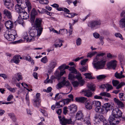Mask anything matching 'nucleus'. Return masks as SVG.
Masks as SVG:
<instances>
[{"instance_id": "1", "label": "nucleus", "mask_w": 125, "mask_h": 125, "mask_svg": "<svg viewBox=\"0 0 125 125\" xmlns=\"http://www.w3.org/2000/svg\"><path fill=\"white\" fill-rule=\"evenodd\" d=\"M42 31L34 28L31 29L29 33L30 35L28 36L27 33H25L23 37L25 41L27 42H31L36 40L38 39L37 36H39L42 33Z\"/></svg>"}, {"instance_id": "2", "label": "nucleus", "mask_w": 125, "mask_h": 125, "mask_svg": "<svg viewBox=\"0 0 125 125\" xmlns=\"http://www.w3.org/2000/svg\"><path fill=\"white\" fill-rule=\"evenodd\" d=\"M112 114V115L110 116L108 120L110 124L115 125L119 123V120L117 119L122 117V113L118 108H116L113 110Z\"/></svg>"}, {"instance_id": "3", "label": "nucleus", "mask_w": 125, "mask_h": 125, "mask_svg": "<svg viewBox=\"0 0 125 125\" xmlns=\"http://www.w3.org/2000/svg\"><path fill=\"white\" fill-rule=\"evenodd\" d=\"M93 67L96 70L104 69L106 64V61L103 60L92 63Z\"/></svg>"}, {"instance_id": "4", "label": "nucleus", "mask_w": 125, "mask_h": 125, "mask_svg": "<svg viewBox=\"0 0 125 125\" xmlns=\"http://www.w3.org/2000/svg\"><path fill=\"white\" fill-rule=\"evenodd\" d=\"M57 63L56 60H52L50 62L48 66V73L49 74L51 73L53 71V69L57 65Z\"/></svg>"}, {"instance_id": "5", "label": "nucleus", "mask_w": 125, "mask_h": 125, "mask_svg": "<svg viewBox=\"0 0 125 125\" xmlns=\"http://www.w3.org/2000/svg\"><path fill=\"white\" fill-rule=\"evenodd\" d=\"M42 21V20L41 19L36 18L34 26V28L42 31L43 28L41 26V23Z\"/></svg>"}, {"instance_id": "6", "label": "nucleus", "mask_w": 125, "mask_h": 125, "mask_svg": "<svg viewBox=\"0 0 125 125\" xmlns=\"http://www.w3.org/2000/svg\"><path fill=\"white\" fill-rule=\"evenodd\" d=\"M59 118L60 120V124L62 125H66L67 124H73L74 123L72 121L71 119H67L63 117L61 118V117L59 116Z\"/></svg>"}, {"instance_id": "7", "label": "nucleus", "mask_w": 125, "mask_h": 125, "mask_svg": "<svg viewBox=\"0 0 125 125\" xmlns=\"http://www.w3.org/2000/svg\"><path fill=\"white\" fill-rule=\"evenodd\" d=\"M71 101V99L67 98L59 102H57L56 103V107L57 108H59L62 107L64 104H68Z\"/></svg>"}, {"instance_id": "8", "label": "nucleus", "mask_w": 125, "mask_h": 125, "mask_svg": "<svg viewBox=\"0 0 125 125\" xmlns=\"http://www.w3.org/2000/svg\"><path fill=\"white\" fill-rule=\"evenodd\" d=\"M65 73L66 72L65 70L60 71L58 69H57L54 73V76L58 80L60 79L61 76Z\"/></svg>"}, {"instance_id": "9", "label": "nucleus", "mask_w": 125, "mask_h": 125, "mask_svg": "<svg viewBox=\"0 0 125 125\" xmlns=\"http://www.w3.org/2000/svg\"><path fill=\"white\" fill-rule=\"evenodd\" d=\"M101 23V21L100 20H98L90 22L89 24L88 25L92 28H93L94 27H97V26L100 25Z\"/></svg>"}, {"instance_id": "10", "label": "nucleus", "mask_w": 125, "mask_h": 125, "mask_svg": "<svg viewBox=\"0 0 125 125\" xmlns=\"http://www.w3.org/2000/svg\"><path fill=\"white\" fill-rule=\"evenodd\" d=\"M104 106L107 112L108 111L112 110L113 109L114 104L113 103H107L104 104Z\"/></svg>"}, {"instance_id": "11", "label": "nucleus", "mask_w": 125, "mask_h": 125, "mask_svg": "<svg viewBox=\"0 0 125 125\" xmlns=\"http://www.w3.org/2000/svg\"><path fill=\"white\" fill-rule=\"evenodd\" d=\"M95 110L96 112L103 114H105L107 112L104 105L101 106L100 107L95 108Z\"/></svg>"}, {"instance_id": "12", "label": "nucleus", "mask_w": 125, "mask_h": 125, "mask_svg": "<svg viewBox=\"0 0 125 125\" xmlns=\"http://www.w3.org/2000/svg\"><path fill=\"white\" fill-rule=\"evenodd\" d=\"M116 65V62L115 61H111L109 62L107 64V67L109 69H115Z\"/></svg>"}, {"instance_id": "13", "label": "nucleus", "mask_w": 125, "mask_h": 125, "mask_svg": "<svg viewBox=\"0 0 125 125\" xmlns=\"http://www.w3.org/2000/svg\"><path fill=\"white\" fill-rule=\"evenodd\" d=\"M19 15L21 18L23 19H27L29 17V15L24 10H23L22 11L19 13Z\"/></svg>"}, {"instance_id": "14", "label": "nucleus", "mask_w": 125, "mask_h": 125, "mask_svg": "<svg viewBox=\"0 0 125 125\" xmlns=\"http://www.w3.org/2000/svg\"><path fill=\"white\" fill-rule=\"evenodd\" d=\"M94 103L93 101L88 100L85 103L86 108L89 110L92 109V108L93 105L94 104Z\"/></svg>"}, {"instance_id": "15", "label": "nucleus", "mask_w": 125, "mask_h": 125, "mask_svg": "<svg viewBox=\"0 0 125 125\" xmlns=\"http://www.w3.org/2000/svg\"><path fill=\"white\" fill-rule=\"evenodd\" d=\"M83 114L81 111H78L76 114V118L77 120H83Z\"/></svg>"}, {"instance_id": "16", "label": "nucleus", "mask_w": 125, "mask_h": 125, "mask_svg": "<svg viewBox=\"0 0 125 125\" xmlns=\"http://www.w3.org/2000/svg\"><path fill=\"white\" fill-rule=\"evenodd\" d=\"M4 5L8 9H11L13 6L12 4L10 2V0H3Z\"/></svg>"}, {"instance_id": "17", "label": "nucleus", "mask_w": 125, "mask_h": 125, "mask_svg": "<svg viewBox=\"0 0 125 125\" xmlns=\"http://www.w3.org/2000/svg\"><path fill=\"white\" fill-rule=\"evenodd\" d=\"M68 108L72 113H74L77 110V107L75 104H72L68 107Z\"/></svg>"}, {"instance_id": "18", "label": "nucleus", "mask_w": 125, "mask_h": 125, "mask_svg": "<svg viewBox=\"0 0 125 125\" xmlns=\"http://www.w3.org/2000/svg\"><path fill=\"white\" fill-rule=\"evenodd\" d=\"M81 93L83 94L85 96L88 97H91L92 95V93L88 90H83Z\"/></svg>"}, {"instance_id": "19", "label": "nucleus", "mask_w": 125, "mask_h": 125, "mask_svg": "<svg viewBox=\"0 0 125 125\" xmlns=\"http://www.w3.org/2000/svg\"><path fill=\"white\" fill-rule=\"evenodd\" d=\"M75 99L76 101L78 102H81L82 103H85L88 101L87 98L82 97H76Z\"/></svg>"}, {"instance_id": "20", "label": "nucleus", "mask_w": 125, "mask_h": 125, "mask_svg": "<svg viewBox=\"0 0 125 125\" xmlns=\"http://www.w3.org/2000/svg\"><path fill=\"white\" fill-rule=\"evenodd\" d=\"M65 79V77H63V80H62L64 86H65L66 87H70L71 88V90L70 92L71 91L72 89V88L71 86V84L68 80H66Z\"/></svg>"}, {"instance_id": "21", "label": "nucleus", "mask_w": 125, "mask_h": 125, "mask_svg": "<svg viewBox=\"0 0 125 125\" xmlns=\"http://www.w3.org/2000/svg\"><path fill=\"white\" fill-rule=\"evenodd\" d=\"M20 57V55H17L14 56L13 59L11 60V63H15L16 64H18L20 62L19 60Z\"/></svg>"}, {"instance_id": "22", "label": "nucleus", "mask_w": 125, "mask_h": 125, "mask_svg": "<svg viewBox=\"0 0 125 125\" xmlns=\"http://www.w3.org/2000/svg\"><path fill=\"white\" fill-rule=\"evenodd\" d=\"M5 37L8 40L10 41H13L15 39V35H8L6 36V34H4Z\"/></svg>"}, {"instance_id": "23", "label": "nucleus", "mask_w": 125, "mask_h": 125, "mask_svg": "<svg viewBox=\"0 0 125 125\" xmlns=\"http://www.w3.org/2000/svg\"><path fill=\"white\" fill-rule=\"evenodd\" d=\"M5 34H6V36H7V34L15 35L16 34V31L14 30H10L8 31H6Z\"/></svg>"}, {"instance_id": "24", "label": "nucleus", "mask_w": 125, "mask_h": 125, "mask_svg": "<svg viewBox=\"0 0 125 125\" xmlns=\"http://www.w3.org/2000/svg\"><path fill=\"white\" fill-rule=\"evenodd\" d=\"M13 23L11 21H8L5 23V26L7 29H10L12 27Z\"/></svg>"}, {"instance_id": "25", "label": "nucleus", "mask_w": 125, "mask_h": 125, "mask_svg": "<svg viewBox=\"0 0 125 125\" xmlns=\"http://www.w3.org/2000/svg\"><path fill=\"white\" fill-rule=\"evenodd\" d=\"M37 14V13L34 9L32 10L31 13V19L32 20H34L35 16Z\"/></svg>"}, {"instance_id": "26", "label": "nucleus", "mask_w": 125, "mask_h": 125, "mask_svg": "<svg viewBox=\"0 0 125 125\" xmlns=\"http://www.w3.org/2000/svg\"><path fill=\"white\" fill-rule=\"evenodd\" d=\"M15 9L19 13H21V12L22 11L23 9L20 5L17 4L15 6Z\"/></svg>"}, {"instance_id": "27", "label": "nucleus", "mask_w": 125, "mask_h": 125, "mask_svg": "<svg viewBox=\"0 0 125 125\" xmlns=\"http://www.w3.org/2000/svg\"><path fill=\"white\" fill-rule=\"evenodd\" d=\"M119 24L120 27L122 28L125 27V19H121L119 21Z\"/></svg>"}, {"instance_id": "28", "label": "nucleus", "mask_w": 125, "mask_h": 125, "mask_svg": "<svg viewBox=\"0 0 125 125\" xmlns=\"http://www.w3.org/2000/svg\"><path fill=\"white\" fill-rule=\"evenodd\" d=\"M33 101V104L35 107H39L40 106L41 102L40 100H37L36 99H34Z\"/></svg>"}, {"instance_id": "29", "label": "nucleus", "mask_w": 125, "mask_h": 125, "mask_svg": "<svg viewBox=\"0 0 125 125\" xmlns=\"http://www.w3.org/2000/svg\"><path fill=\"white\" fill-rule=\"evenodd\" d=\"M4 14L8 18L10 19L11 17V16L10 12L8 10L5 9L3 11Z\"/></svg>"}, {"instance_id": "30", "label": "nucleus", "mask_w": 125, "mask_h": 125, "mask_svg": "<svg viewBox=\"0 0 125 125\" xmlns=\"http://www.w3.org/2000/svg\"><path fill=\"white\" fill-rule=\"evenodd\" d=\"M63 94V93H60L57 94L55 97L54 99L55 100H58L61 98Z\"/></svg>"}, {"instance_id": "31", "label": "nucleus", "mask_w": 125, "mask_h": 125, "mask_svg": "<svg viewBox=\"0 0 125 125\" xmlns=\"http://www.w3.org/2000/svg\"><path fill=\"white\" fill-rule=\"evenodd\" d=\"M114 100L115 102L118 105L120 106L121 107H123L124 106V105L122 102L120 100L116 99V98H114Z\"/></svg>"}, {"instance_id": "32", "label": "nucleus", "mask_w": 125, "mask_h": 125, "mask_svg": "<svg viewBox=\"0 0 125 125\" xmlns=\"http://www.w3.org/2000/svg\"><path fill=\"white\" fill-rule=\"evenodd\" d=\"M87 86L88 87L89 89L90 90L92 91H94L95 90V85L92 84H88L87 85Z\"/></svg>"}, {"instance_id": "33", "label": "nucleus", "mask_w": 125, "mask_h": 125, "mask_svg": "<svg viewBox=\"0 0 125 125\" xmlns=\"http://www.w3.org/2000/svg\"><path fill=\"white\" fill-rule=\"evenodd\" d=\"M59 43L58 44H55L53 45L52 47H53L54 46L55 48H57V47H61V46H62V42L63 41L62 40H59Z\"/></svg>"}, {"instance_id": "34", "label": "nucleus", "mask_w": 125, "mask_h": 125, "mask_svg": "<svg viewBox=\"0 0 125 125\" xmlns=\"http://www.w3.org/2000/svg\"><path fill=\"white\" fill-rule=\"evenodd\" d=\"M100 95L102 96H106L108 97H110L111 95L110 94L106 92H103L101 93Z\"/></svg>"}, {"instance_id": "35", "label": "nucleus", "mask_w": 125, "mask_h": 125, "mask_svg": "<svg viewBox=\"0 0 125 125\" xmlns=\"http://www.w3.org/2000/svg\"><path fill=\"white\" fill-rule=\"evenodd\" d=\"M98 120H100L103 122V123H105L106 122H107V121L105 119L104 116L102 115H98Z\"/></svg>"}, {"instance_id": "36", "label": "nucleus", "mask_w": 125, "mask_h": 125, "mask_svg": "<svg viewBox=\"0 0 125 125\" xmlns=\"http://www.w3.org/2000/svg\"><path fill=\"white\" fill-rule=\"evenodd\" d=\"M84 122L88 125L90 124V116H88V117H86L84 119Z\"/></svg>"}, {"instance_id": "37", "label": "nucleus", "mask_w": 125, "mask_h": 125, "mask_svg": "<svg viewBox=\"0 0 125 125\" xmlns=\"http://www.w3.org/2000/svg\"><path fill=\"white\" fill-rule=\"evenodd\" d=\"M94 105H95L96 107L95 108H98L100 107L101 104L100 102L99 101H94Z\"/></svg>"}, {"instance_id": "38", "label": "nucleus", "mask_w": 125, "mask_h": 125, "mask_svg": "<svg viewBox=\"0 0 125 125\" xmlns=\"http://www.w3.org/2000/svg\"><path fill=\"white\" fill-rule=\"evenodd\" d=\"M64 86L63 81L59 83L56 86V88L58 89H60Z\"/></svg>"}, {"instance_id": "39", "label": "nucleus", "mask_w": 125, "mask_h": 125, "mask_svg": "<svg viewBox=\"0 0 125 125\" xmlns=\"http://www.w3.org/2000/svg\"><path fill=\"white\" fill-rule=\"evenodd\" d=\"M69 70L71 71V73H74L75 74L77 73L76 70L73 67H70Z\"/></svg>"}, {"instance_id": "40", "label": "nucleus", "mask_w": 125, "mask_h": 125, "mask_svg": "<svg viewBox=\"0 0 125 125\" xmlns=\"http://www.w3.org/2000/svg\"><path fill=\"white\" fill-rule=\"evenodd\" d=\"M97 53L96 52H90L88 53L87 57L91 58Z\"/></svg>"}, {"instance_id": "41", "label": "nucleus", "mask_w": 125, "mask_h": 125, "mask_svg": "<svg viewBox=\"0 0 125 125\" xmlns=\"http://www.w3.org/2000/svg\"><path fill=\"white\" fill-rule=\"evenodd\" d=\"M66 33H67V30L65 29H60V34L63 35Z\"/></svg>"}, {"instance_id": "42", "label": "nucleus", "mask_w": 125, "mask_h": 125, "mask_svg": "<svg viewBox=\"0 0 125 125\" xmlns=\"http://www.w3.org/2000/svg\"><path fill=\"white\" fill-rule=\"evenodd\" d=\"M15 76L18 77V78L17 79V81H19L20 80L22 79V75L20 73H17L15 74Z\"/></svg>"}, {"instance_id": "43", "label": "nucleus", "mask_w": 125, "mask_h": 125, "mask_svg": "<svg viewBox=\"0 0 125 125\" xmlns=\"http://www.w3.org/2000/svg\"><path fill=\"white\" fill-rule=\"evenodd\" d=\"M54 75L52 76L50 78V79L47 80V83H52L53 81H54L55 79H56Z\"/></svg>"}, {"instance_id": "44", "label": "nucleus", "mask_w": 125, "mask_h": 125, "mask_svg": "<svg viewBox=\"0 0 125 125\" xmlns=\"http://www.w3.org/2000/svg\"><path fill=\"white\" fill-rule=\"evenodd\" d=\"M83 75L85 76V78L89 79H92V77L90 73H84Z\"/></svg>"}, {"instance_id": "45", "label": "nucleus", "mask_w": 125, "mask_h": 125, "mask_svg": "<svg viewBox=\"0 0 125 125\" xmlns=\"http://www.w3.org/2000/svg\"><path fill=\"white\" fill-rule=\"evenodd\" d=\"M75 77L74 74L71 73H69L68 75V79L70 80H73L75 78Z\"/></svg>"}, {"instance_id": "46", "label": "nucleus", "mask_w": 125, "mask_h": 125, "mask_svg": "<svg viewBox=\"0 0 125 125\" xmlns=\"http://www.w3.org/2000/svg\"><path fill=\"white\" fill-rule=\"evenodd\" d=\"M72 83L74 87H77L79 85V83L77 81H73L72 82Z\"/></svg>"}, {"instance_id": "47", "label": "nucleus", "mask_w": 125, "mask_h": 125, "mask_svg": "<svg viewBox=\"0 0 125 125\" xmlns=\"http://www.w3.org/2000/svg\"><path fill=\"white\" fill-rule=\"evenodd\" d=\"M115 76L116 78L119 79H121L125 77L124 75H122V76L119 73H118L117 72L115 73Z\"/></svg>"}, {"instance_id": "48", "label": "nucleus", "mask_w": 125, "mask_h": 125, "mask_svg": "<svg viewBox=\"0 0 125 125\" xmlns=\"http://www.w3.org/2000/svg\"><path fill=\"white\" fill-rule=\"evenodd\" d=\"M115 35L116 37H118L122 40H123V39L122 35L119 33L118 32L115 33Z\"/></svg>"}, {"instance_id": "49", "label": "nucleus", "mask_w": 125, "mask_h": 125, "mask_svg": "<svg viewBox=\"0 0 125 125\" xmlns=\"http://www.w3.org/2000/svg\"><path fill=\"white\" fill-rule=\"evenodd\" d=\"M41 61L44 63H47L48 62L47 57L46 56L42 58L41 60Z\"/></svg>"}, {"instance_id": "50", "label": "nucleus", "mask_w": 125, "mask_h": 125, "mask_svg": "<svg viewBox=\"0 0 125 125\" xmlns=\"http://www.w3.org/2000/svg\"><path fill=\"white\" fill-rule=\"evenodd\" d=\"M106 77V76L104 75H98L97 77V78L98 80H102Z\"/></svg>"}, {"instance_id": "51", "label": "nucleus", "mask_w": 125, "mask_h": 125, "mask_svg": "<svg viewBox=\"0 0 125 125\" xmlns=\"http://www.w3.org/2000/svg\"><path fill=\"white\" fill-rule=\"evenodd\" d=\"M26 5H27V6L28 7V11H29L30 10L31 8L30 3L29 2H27L26 3Z\"/></svg>"}, {"instance_id": "52", "label": "nucleus", "mask_w": 125, "mask_h": 125, "mask_svg": "<svg viewBox=\"0 0 125 125\" xmlns=\"http://www.w3.org/2000/svg\"><path fill=\"white\" fill-rule=\"evenodd\" d=\"M125 85V83L122 82L120 83L116 87V89H118L121 88L123 86Z\"/></svg>"}, {"instance_id": "53", "label": "nucleus", "mask_w": 125, "mask_h": 125, "mask_svg": "<svg viewBox=\"0 0 125 125\" xmlns=\"http://www.w3.org/2000/svg\"><path fill=\"white\" fill-rule=\"evenodd\" d=\"M81 42V39L80 38H78L76 40V45L79 46L80 45Z\"/></svg>"}, {"instance_id": "54", "label": "nucleus", "mask_w": 125, "mask_h": 125, "mask_svg": "<svg viewBox=\"0 0 125 125\" xmlns=\"http://www.w3.org/2000/svg\"><path fill=\"white\" fill-rule=\"evenodd\" d=\"M124 94L122 93H121L119 94V97L120 100L121 101H124L125 100V99L123 98L124 96Z\"/></svg>"}, {"instance_id": "55", "label": "nucleus", "mask_w": 125, "mask_h": 125, "mask_svg": "<svg viewBox=\"0 0 125 125\" xmlns=\"http://www.w3.org/2000/svg\"><path fill=\"white\" fill-rule=\"evenodd\" d=\"M112 82L113 86H116L119 83V82L118 81L115 80H113Z\"/></svg>"}, {"instance_id": "56", "label": "nucleus", "mask_w": 125, "mask_h": 125, "mask_svg": "<svg viewBox=\"0 0 125 125\" xmlns=\"http://www.w3.org/2000/svg\"><path fill=\"white\" fill-rule=\"evenodd\" d=\"M17 21L18 23L20 24H21L23 26V21L22 19L18 18L17 20Z\"/></svg>"}, {"instance_id": "57", "label": "nucleus", "mask_w": 125, "mask_h": 125, "mask_svg": "<svg viewBox=\"0 0 125 125\" xmlns=\"http://www.w3.org/2000/svg\"><path fill=\"white\" fill-rule=\"evenodd\" d=\"M57 69H58L60 71H62L63 70H64V65H63L59 66Z\"/></svg>"}, {"instance_id": "58", "label": "nucleus", "mask_w": 125, "mask_h": 125, "mask_svg": "<svg viewBox=\"0 0 125 125\" xmlns=\"http://www.w3.org/2000/svg\"><path fill=\"white\" fill-rule=\"evenodd\" d=\"M118 58L120 62H122L124 60V57L123 56L119 54L118 56Z\"/></svg>"}, {"instance_id": "59", "label": "nucleus", "mask_w": 125, "mask_h": 125, "mask_svg": "<svg viewBox=\"0 0 125 125\" xmlns=\"http://www.w3.org/2000/svg\"><path fill=\"white\" fill-rule=\"evenodd\" d=\"M8 90H9L11 92L14 93L16 91V90L17 88H8Z\"/></svg>"}, {"instance_id": "60", "label": "nucleus", "mask_w": 125, "mask_h": 125, "mask_svg": "<svg viewBox=\"0 0 125 125\" xmlns=\"http://www.w3.org/2000/svg\"><path fill=\"white\" fill-rule=\"evenodd\" d=\"M88 60V59H86L82 61L81 62V65H84L85 63Z\"/></svg>"}, {"instance_id": "61", "label": "nucleus", "mask_w": 125, "mask_h": 125, "mask_svg": "<svg viewBox=\"0 0 125 125\" xmlns=\"http://www.w3.org/2000/svg\"><path fill=\"white\" fill-rule=\"evenodd\" d=\"M78 82L79 83V85L80 86H82L83 85L85 82L83 80H82L79 81Z\"/></svg>"}, {"instance_id": "62", "label": "nucleus", "mask_w": 125, "mask_h": 125, "mask_svg": "<svg viewBox=\"0 0 125 125\" xmlns=\"http://www.w3.org/2000/svg\"><path fill=\"white\" fill-rule=\"evenodd\" d=\"M13 96L12 94L9 95L8 97L7 98V101H10L13 98Z\"/></svg>"}, {"instance_id": "63", "label": "nucleus", "mask_w": 125, "mask_h": 125, "mask_svg": "<svg viewBox=\"0 0 125 125\" xmlns=\"http://www.w3.org/2000/svg\"><path fill=\"white\" fill-rule=\"evenodd\" d=\"M80 70L81 72H85L87 70V69L86 67L83 66L82 68L80 69Z\"/></svg>"}, {"instance_id": "64", "label": "nucleus", "mask_w": 125, "mask_h": 125, "mask_svg": "<svg viewBox=\"0 0 125 125\" xmlns=\"http://www.w3.org/2000/svg\"><path fill=\"white\" fill-rule=\"evenodd\" d=\"M121 16L124 17V18H122V19H125V10L122 11L121 14Z\"/></svg>"}]
</instances>
